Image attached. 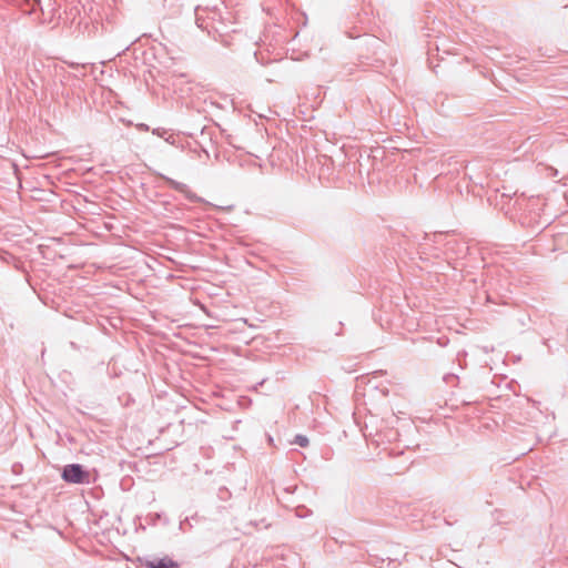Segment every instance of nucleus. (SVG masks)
Here are the masks:
<instances>
[{"label": "nucleus", "mask_w": 568, "mask_h": 568, "mask_svg": "<svg viewBox=\"0 0 568 568\" xmlns=\"http://www.w3.org/2000/svg\"><path fill=\"white\" fill-rule=\"evenodd\" d=\"M61 478L69 484H89L90 473L80 464H69L62 468Z\"/></svg>", "instance_id": "nucleus-1"}, {"label": "nucleus", "mask_w": 568, "mask_h": 568, "mask_svg": "<svg viewBox=\"0 0 568 568\" xmlns=\"http://www.w3.org/2000/svg\"><path fill=\"white\" fill-rule=\"evenodd\" d=\"M164 182L173 190L183 193L187 200L194 203L202 202V197L193 193L185 183L178 182L169 176H162Z\"/></svg>", "instance_id": "nucleus-2"}, {"label": "nucleus", "mask_w": 568, "mask_h": 568, "mask_svg": "<svg viewBox=\"0 0 568 568\" xmlns=\"http://www.w3.org/2000/svg\"><path fill=\"white\" fill-rule=\"evenodd\" d=\"M143 565L146 568H180L179 564L169 556H164L162 558L154 557L152 559H145Z\"/></svg>", "instance_id": "nucleus-3"}, {"label": "nucleus", "mask_w": 568, "mask_h": 568, "mask_svg": "<svg viewBox=\"0 0 568 568\" xmlns=\"http://www.w3.org/2000/svg\"><path fill=\"white\" fill-rule=\"evenodd\" d=\"M293 443L301 447H306L308 445V438L304 435H296Z\"/></svg>", "instance_id": "nucleus-4"}, {"label": "nucleus", "mask_w": 568, "mask_h": 568, "mask_svg": "<svg viewBox=\"0 0 568 568\" xmlns=\"http://www.w3.org/2000/svg\"><path fill=\"white\" fill-rule=\"evenodd\" d=\"M196 24L199 28L201 29H205L206 27L204 26V20L200 17H196Z\"/></svg>", "instance_id": "nucleus-5"}, {"label": "nucleus", "mask_w": 568, "mask_h": 568, "mask_svg": "<svg viewBox=\"0 0 568 568\" xmlns=\"http://www.w3.org/2000/svg\"><path fill=\"white\" fill-rule=\"evenodd\" d=\"M448 378H455V376L454 375L445 376V381H448Z\"/></svg>", "instance_id": "nucleus-6"}, {"label": "nucleus", "mask_w": 568, "mask_h": 568, "mask_svg": "<svg viewBox=\"0 0 568 568\" xmlns=\"http://www.w3.org/2000/svg\"><path fill=\"white\" fill-rule=\"evenodd\" d=\"M38 3L40 2V0H36Z\"/></svg>", "instance_id": "nucleus-7"}]
</instances>
